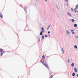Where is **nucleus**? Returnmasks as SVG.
Returning a JSON list of instances; mask_svg holds the SVG:
<instances>
[{"mask_svg":"<svg viewBox=\"0 0 78 78\" xmlns=\"http://www.w3.org/2000/svg\"><path fill=\"white\" fill-rule=\"evenodd\" d=\"M41 30L42 31L40 33V35H42V33H44V32H45V30H44V27H41Z\"/></svg>","mask_w":78,"mask_h":78,"instance_id":"obj_1","label":"nucleus"},{"mask_svg":"<svg viewBox=\"0 0 78 78\" xmlns=\"http://www.w3.org/2000/svg\"><path fill=\"white\" fill-rule=\"evenodd\" d=\"M3 51V50L2 48L0 49V52H1V56H2L3 55V54L5 53V51Z\"/></svg>","mask_w":78,"mask_h":78,"instance_id":"obj_2","label":"nucleus"},{"mask_svg":"<svg viewBox=\"0 0 78 78\" xmlns=\"http://www.w3.org/2000/svg\"><path fill=\"white\" fill-rule=\"evenodd\" d=\"M43 65L45 66L47 68H48V69H49V67H48V65H47V63H46V62H44V63H43Z\"/></svg>","mask_w":78,"mask_h":78,"instance_id":"obj_3","label":"nucleus"},{"mask_svg":"<svg viewBox=\"0 0 78 78\" xmlns=\"http://www.w3.org/2000/svg\"><path fill=\"white\" fill-rule=\"evenodd\" d=\"M74 72L76 73L77 72V69L76 68H74Z\"/></svg>","mask_w":78,"mask_h":78,"instance_id":"obj_4","label":"nucleus"},{"mask_svg":"<svg viewBox=\"0 0 78 78\" xmlns=\"http://www.w3.org/2000/svg\"><path fill=\"white\" fill-rule=\"evenodd\" d=\"M42 58H43V59H45V55H43L42 56Z\"/></svg>","mask_w":78,"mask_h":78,"instance_id":"obj_5","label":"nucleus"},{"mask_svg":"<svg viewBox=\"0 0 78 78\" xmlns=\"http://www.w3.org/2000/svg\"><path fill=\"white\" fill-rule=\"evenodd\" d=\"M74 63H73L71 64V66H72V67H73V66H74Z\"/></svg>","mask_w":78,"mask_h":78,"instance_id":"obj_6","label":"nucleus"},{"mask_svg":"<svg viewBox=\"0 0 78 78\" xmlns=\"http://www.w3.org/2000/svg\"><path fill=\"white\" fill-rule=\"evenodd\" d=\"M50 26H51V25H49V26L48 27V28L47 29V30H48V29H49V28L50 27Z\"/></svg>","mask_w":78,"mask_h":78,"instance_id":"obj_7","label":"nucleus"},{"mask_svg":"<svg viewBox=\"0 0 78 78\" xmlns=\"http://www.w3.org/2000/svg\"><path fill=\"white\" fill-rule=\"evenodd\" d=\"M0 17H1V18H3V16H2V15L1 14H0Z\"/></svg>","mask_w":78,"mask_h":78,"instance_id":"obj_8","label":"nucleus"},{"mask_svg":"<svg viewBox=\"0 0 78 78\" xmlns=\"http://www.w3.org/2000/svg\"><path fill=\"white\" fill-rule=\"evenodd\" d=\"M74 27H77V24H75L74 25Z\"/></svg>","mask_w":78,"mask_h":78,"instance_id":"obj_9","label":"nucleus"},{"mask_svg":"<svg viewBox=\"0 0 78 78\" xmlns=\"http://www.w3.org/2000/svg\"><path fill=\"white\" fill-rule=\"evenodd\" d=\"M72 75L73 76H74L75 75V73H73Z\"/></svg>","mask_w":78,"mask_h":78,"instance_id":"obj_10","label":"nucleus"},{"mask_svg":"<svg viewBox=\"0 0 78 78\" xmlns=\"http://www.w3.org/2000/svg\"><path fill=\"white\" fill-rule=\"evenodd\" d=\"M43 64H44V62H42V60H41V61H40Z\"/></svg>","mask_w":78,"mask_h":78,"instance_id":"obj_11","label":"nucleus"},{"mask_svg":"<svg viewBox=\"0 0 78 78\" xmlns=\"http://www.w3.org/2000/svg\"><path fill=\"white\" fill-rule=\"evenodd\" d=\"M74 48H76V49L77 48V46L75 45L74 46Z\"/></svg>","mask_w":78,"mask_h":78,"instance_id":"obj_12","label":"nucleus"},{"mask_svg":"<svg viewBox=\"0 0 78 78\" xmlns=\"http://www.w3.org/2000/svg\"><path fill=\"white\" fill-rule=\"evenodd\" d=\"M42 39H44V35H43L42 36Z\"/></svg>","mask_w":78,"mask_h":78,"instance_id":"obj_13","label":"nucleus"},{"mask_svg":"<svg viewBox=\"0 0 78 78\" xmlns=\"http://www.w3.org/2000/svg\"><path fill=\"white\" fill-rule=\"evenodd\" d=\"M72 21L73 22H75V20H74L73 19L72 20Z\"/></svg>","mask_w":78,"mask_h":78,"instance_id":"obj_14","label":"nucleus"},{"mask_svg":"<svg viewBox=\"0 0 78 78\" xmlns=\"http://www.w3.org/2000/svg\"><path fill=\"white\" fill-rule=\"evenodd\" d=\"M68 63H70V60H69V59H68Z\"/></svg>","mask_w":78,"mask_h":78,"instance_id":"obj_15","label":"nucleus"},{"mask_svg":"<svg viewBox=\"0 0 78 78\" xmlns=\"http://www.w3.org/2000/svg\"><path fill=\"white\" fill-rule=\"evenodd\" d=\"M74 11L75 12H76L77 11V9H74Z\"/></svg>","mask_w":78,"mask_h":78,"instance_id":"obj_16","label":"nucleus"},{"mask_svg":"<svg viewBox=\"0 0 78 78\" xmlns=\"http://www.w3.org/2000/svg\"><path fill=\"white\" fill-rule=\"evenodd\" d=\"M67 14H69V16H71V14L69 13V12H68Z\"/></svg>","mask_w":78,"mask_h":78,"instance_id":"obj_17","label":"nucleus"},{"mask_svg":"<svg viewBox=\"0 0 78 78\" xmlns=\"http://www.w3.org/2000/svg\"><path fill=\"white\" fill-rule=\"evenodd\" d=\"M62 50L63 52V53H64V50H63V48H62Z\"/></svg>","mask_w":78,"mask_h":78,"instance_id":"obj_18","label":"nucleus"},{"mask_svg":"<svg viewBox=\"0 0 78 78\" xmlns=\"http://www.w3.org/2000/svg\"><path fill=\"white\" fill-rule=\"evenodd\" d=\"M53 76L51 75V78H52L53 77Z\"/></svg>","mask_w":78,"mask_h":78,"instance_id":"obj_19","label":"nucleus"},{"mask_svg":"<svg viewBox=\"0 0 78 78\" xmlns=\"http://www.w3.org/2000/svg\"><path fill=\"white\" fill-rule=\"evenodd\" d=\"M45 37H48V35H45Z\"/></svg>","mask_w":78,"mask_h":78,"instance_id":"obj_20","label":"nucleus"},{"mask_svg":"<svg viewBox=\"0 0 78 78\" xmlns=\"http://www.w3.org/2000/svg\"><path fill=\"white\" fill-rule=\"evenodd\" d=\"M65 0V1H66V2H67L69 1V0Z\"/></svg>","mask_w":78,"mask_h":78,"instance_id":"obj_21","label":"nucleus"},{"mask_svg":"<svg viewBox=\"0 0 78 78\" xmlns=\"http://www.w3.org/2000/svg\"><path fill=\"white\" fill-rule=\"evenodd\" d=\"M48 34H50V32L48 31Z\"/></svg>","mask_w":78,"mask_h":78,"instance_id":"obj_22","label":"nucleus"},{"mask_svg":"<svg viewBox=\"0 0 78 78\" xmlns=\"http://www.w3.org/2000/svg\"><path fill=\"white\" fill-rule=\"evenodd\" d=\"M71 31H72V32H73V31H74V30H71Z\"/></svg>","mask_w":78,"mask_h":78,"instance_id":"obj_23","label":"nucleus"},{"mask_svg":"<svg viewBox=\"0 0 78 78\" xmlns=\"http://www.w3.org/2000/svg\"><path fill=\"white\" fill-rule=\"evenodd\" d=\"M72 34H75V33L73 32H72Z\"/></svg>","mask_w":78,"mask_h":78,"instance_id":"obj_24","label":"nucleus"},{"mask_svg":"<svg viewBox=\"0 0 78 78\" xmlns=\"http://www.w3.org/2000/svg\"><path fill=\"white\" fill-rule=\"evenodd\" d=\"M76 38H78V36H77L76 37Z\"/></svg>","mask_w":78,"mask_h":78,"instance_id":"obj_25","label":"nucleus"},{"mask_svg":"<svg viewBox=\"0 0 78 78\" xmlns=\"http://www.w3.org/2000/svg\"><path fill=\"white\" fill-rule=\"evenodd\" d=\"M38 41L39 42H40V39H39L38 40Z\"/></svg>","mask_w":78,"mask_h":78,"instance_id":"obj_26","label":"nucleus"},{"mask_svg":"<svg viewBox=\"0 0 78 78\" xmlns=\"http://www.w3.org/2000/svg\"><path fill=\"white\" fill-rule=\"evenodd\" d=\"M71 9H72V11H73V8H72Z\"/></svg>","mask_w":78,"mask_h":78,"instance_id":"obj_27","label":"nucleus"},{"mask_svg":"<svg viewBox=\"0 0 78 78\" xmlns=\"http://www.w3.org/2000/svg\"><path fill=\"white\" fill-rule=\"evenodd\" d=\"M68 34H70V33L68 32Z\"/></svg>","mask_w":78,"mask_h":78,"instance_id":"obj_28","label":"nucleus"},{"mask_svg":"<svg viewBox=\"0 0 78 78\" xmlns=\"http://www.w3.org/2000/svg\"><path fill=\"white\" fill-rule=\"evenodd\" d=\"M76 76L78 77V74Z\"/></svg>","mask_w":78,"mask_h":78,"instance_id":"obj_29","label":"nucleus"},{"mask_svg":"<svg viewBox=\"0 0 78 78\" xmlns=\"http://www.w3.org/2000/svg\"><path fill=\"white\" fill-rule=\"evenodd\" d=\"M67 5H69V3H67Z\"/></svg>","mask_w":78,"mask_h":78,"instance_id":"obj_30","label":"nucleus"},{"mask_svg":"<svg viewBox=\"0 0 78 78\" xmlns=\"http://www.w3.org/2000/svg\"><path fill=\"white\" fill-rule=\"evenodd\" d=\"M47 0H45V2H47Z\"/></svg>","mask_w":78,"mask_h":78,"instance_id":"obj_31","label":"nucleus"}]
</instances>
